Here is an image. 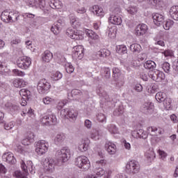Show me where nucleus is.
<instances>
[{"label": "nucleus", "instance_id": "nucleus-1", "mask_svg": "<svg viewBox=\"0 0 178 178\" xmlns=\"http://www.w3.org/2000/svg\"><path fill=\"white\" fill-rule=\"evenodd\" d=\"M75 165L79 169H83V170H88L91 166L90 164V160L86 156H81L75 159Z\"/></svg>", "mask_w": 178, "mask_h": 178}, {"label": "nucleus", "instance_id": "nucleus-2", "mask_svg": "<svg viewBox=\"0 0 178 178\" xmlns=\"http://www.w3.org/2000/svg\"><path fill=\"white\" fill-rule=\"evenodd\" d=\"M56 156L62 162H67L70 159L71 154L70 149L67 147H64L61 149H58L56 152Z\"/></svg>", "mask_w": 178, "mask_h": 178}, {"label": "nucleus", "instance_id": "nucleus-3", "mask_svg": "<svg viewBox=\"0 0 178 178\" xmlns=\"http://www.w3.org/2000/svg\"><path fill=\"white\" fill-rule=\"evenodd\" d=\"M51 88V83L45 79H42L38 82V91L39 94H47Z\"/></svg>", "mask_w": 178, "mask_h": 178}, {"label": "nucleus", "instance_id": "nucleus-4", "mask_svg": "<svg viewBox=\"0 0 178 178\" xmlns=\"http://www.w3.org/2000/svg\"><path fill=\"white\" fill-rule=\"evenodd\" d=\"M66 34L70 37V38H72V40H84V35H83V32L80 31H77V29L73 28H69L66 31Z\"/></svg>", "mask_w": 178, "mask_h": 178}, {"label": "nucleus", "instance_id": "nucleus-5", "mask_svg": "<svg viewBox=\"0 0 178 178\" xmlns=\"http://www.w3.org/2000/svg\"><path fill=\"white\" fill-rule=\"evenodd\" d=\"M35 147V152H37L38 155H44V154L48 152L49 145L45 140H39L36 143Z\"/></svg>", "mask_w": 178, "mask_h": 178}, {"label": "nucleus", "instance_id": "nucleus-6", "mask_svg": "<svg viewBox=\"0 0 178 178\" xmlns=\"http://www.w3.org/2000/svg\"><path fill=\"white\" fill-rule=\"evenodd\" d=\"M126 172L127 173H138L140 172V163L136 160L129 161L126 165Z\"/></svg>", "mask_w": 178, "mask_h": 178}, {"label": "nucleus", "instance_id": "nucleus-7", "mask_svg": "<svg viewBox=\"0 0 178 178\" xmlns=\"http://www.w3.org/2000/svg\"><path fill=\"white\" fill-rule=\"evenodd\" d=\"M119 13H120V10L118 8L113 10L112 14L108 17V22L111 24H115L116 26H120L122 24V17L117 16Z\"/></svg>", "mask_w": 178, "mask_h": 178}, {"label": "nucleus", "instance_id": "nucleus-8", "mask_svg": "<svg viewBox=\"0 0 178 178\" xmlns=\"http://www.w3.org/2000/svg\"><path fill=\"white\" fill-rule=\"evenodd\" d=\"M42 162L44 172H52L55 165H56V161L51 157L43 159Z\"/></svg>", "mask_w": 178, "mask_h": 178}, {"label": "nucleus", "instance_id": "nucleus-9", "mask_svg": "<svg viewBox=\"0 0 178 178\" xmlns=\"http://www.w3.org/2000/svg\"><path fill=\"white\" fill-rule=\"evenodd\" d=\"M30 65H31V58L27 56L19 57L17 60V67L20 69H24V70L29 69Z\"/></svg>", "mask_w": 178, "mask_h": 178}, {"label": "nucleus", "instance_id": "nucleus-10", "mask_svg": "<svg viewBox=\"0 0 178 178\" xmlns=\"http://www.w3.org/2000/svg\"><path fill=\"white\" fill-rule=\"evenodd\" d=\"M60 115L62 118H67V119L69 118L72 120H76L78 113L74 111V109L67 108L61 110Z\"/></svg>", "mask_w": 178, "mask_h": 178}, {"label": "nucleus", "instance_id": "nucleus-11", "mask_svg": "<svg viewBox=\"0 0 178 178\" xmlns=\"http://www.w3.org/2000/svg\"><path fill=\"white\" fill-rule=\"evenodd\" d=\"M41 122L44 126H51L52 124H56L58 120H56V116L54 114H50L48 115H44L41 119Z\"/></svg>", "mask_w": 178, "mask_h": 178}, {"label": "nucleus", "instance_id": "nucleus-12", "mask_svg": "<svg viewBox=\"0 0 178 178\" xmlns=\"http://www.w3.org/2000/svg\"><path fill=\"white\" fill-rule=\"evenodd\" d=\"M21 168L23 170V172L20 170H17L14 172V176L17 178H29L27 177V173H29V165H26L23 161L21 163Z\"/></svg>", "mask_w": 178, "mask_h": 178}, {"label": "nucleus", "instance_id": "nucleus-13", "mask_svg": "<svg viewBox=\"0 0 178 178\" xmlns=\"http://www.w3.org/2000/svg\"><path fill=\"white\" fill-rule=\"evenodd\" d=\"M21 168L23 170V172L20 170H17L14 172V176L17 178H29L27 177V173H29V165H26L23 161L21 163Z\"/></svg>", "mask_w": 178, "mask_h": 178}, {"label": "nucleus", "instance_id": "nucleus-14", "mask_svg": "<svg viewBox=\"0 0 178 178\" xmlns=\"http://www.w3.org/2000/svg\"><path fill=\"white\" fill-rule=\"evenodd\" d=\"M106 164V162L104 159L97 161L96 162V168L95 169V173L97 176H99L101 177L102 176H104V175H105V170L99 166H105Z\"/></svg>", "mask_w": 178, "mask_h": 178}, {"label": "nucleus", "instance_id": "nucleus-15", "mask_svg": "<svg viewBox=\"0 0 178 178\" xmlns=\"http://www.w3.org/2000/svg\"><path fill=\"white\" fill-rule=\"evenodd\" d=\"M154 81H162V80H165V74L158 70H155V71L152 72V74L149 75Z\"/></svg>", "mask_w": 178, "mask_h": 178}, {"label": "nucleus", "instance_id": "nucleus-16", "mask_svg": "<svg viewBox=\"0 0 178 178\" xmlns=\"http://www.w3.org/2000/svg\"><path fill=\"white\" fill-rule=\"evenodd\" d=\"M13 13H10V10H6L1 13V19L4 23H14L15 20L12 19Z\"/></svg>", "mask_w": 178, "mask_h": 178}, {"label": "nucleus", "instance_id": "nucleus-17", "mask_svg": "<svg viewBox=\"0 0 178 178\" xmlns=\"http://www.w3.org/2000/svg\"><path fill=\"white\" fill-rule=\"evenodd\" d=\"M140 111L143 113L148 115V113H152L154 111V104L151 102H146L140 107Z\"/></svg>", "mask_w": 178, "mask_h": 178}, {"label": "nucleus", "instance_id": "nucleus-18", "mask_svg": "<svg viewBox=\"0 0 178 178\" xmlns=\"http://www.w3.org/2000/svg\"><path fill=\"white\" fill-rule=\"evenodd\" d=\"M147 31H148V26L145 24H139L135 29V34L138 37L144 35L147 33Z\"/></svg>", "mask_w": 178, "mask_h": 178}, {"label": "nucleus", "instance_id": "nucleus-19", "mask_svg": "<svg viewBox=\"0 0 178 178\" xmlns=\"http://www.w3.org/2000/svg\"><path fill=\"white\" fill-rule=\"evenodd\" d=\"M65 24V22L62 19H58L56 23H55L54 26H51V31L54 33V34L58 35L60 33L62 30V26Z\"/></svg>", "mask_w": 178, "mask_h": 178}, {"label": "nucleus", "instance_id": "nucleus-20", "mask_svg": "<svg viewBox=\"0 0 178 178\" xmlns=\"http://www.w3.org/2000/svg\"><path fill=\"white\" fill-rule=\"evenodd\" d=\"M105 149L110 155H115L116 154V145L111 141L106 142Z\"/></svg>", "mask_w": 178, "mask_h": 178}, {"label": "nucleus", "instance_id": "nucleus-21", "mask_svg": "<svg viewBox=\"0 0 178 178\" xmlns=\"http://www.w3.org/2000/svg\"><path fill=\"white\" fill-rule=\"evenodd\" d=\"M2 159L11 165H15V163H16V159L15 158V156H13V154L10 152L4 153L2 156Z\"/></svg>", "mask_w": 178, "mask_h": 178}, {"label": "nucleus", "instance_id": "nucleus-22", "mask_svg": "<svg viewBox=\"0 0 178 178\" xmlns=\"http://www.w3.org/2000/svg\"><path fill=\"white\" fill-rule=\"evenodd\" d=\"M37 8H40L43 12V15H48L49 8L47 7L45 0H37Z\"/></svg>", "mask_w": 178, "mask_h": 178}, {"label": "nucleus", "instance_id": "nucleus-23", "mask_svg": "<svg viewBox=\"0 0 178 178\" xmlns=\"http://www.w3.org/2000/svg\"><path fill=\"white\" fill-rule=\"evenodd\" d=\"M65 138H66V136H65L64 134H57L54 138V144L58 147H60V145L63 144V142L65 141Z\"/></svg>", "mask_w": 178, "mask_h": 178}, {"label": "nucleus", "instance_id": "nucleus-24", "mask_svg": "<svg viewBox=\"0 0 178 178\" xmlns=\"http://www.w3.org/2000/svg\"><path fill=\"white\" fill-rule=\"evenodd\" d=\"M152 19L154 20V24H156V26H161V23H162V22H163L164 20V17L163 15L159 14V13H155L152 15Z\"/></svg>", "mask_w": 178, "mask_h": 178}, {"label": "nucleus", "instance_id": "nucleus-25", "mask_svg": "<svg viewBox=\"0 0 178 178\" xmlns=\"http://www.w3.org/2000/svg\"><path fill=\"white\" fill-rule=\"evenodd\" d=\"M19 95L22 97L23 99H27V101H29L31 99V92L28 89H21Z\"/></svg>", "mask_w": 178, "mask_h": 178}, {"label": "nucleus", "instance_id": "nucleus-26", "mask_svg": "<svg viewBox=\"0 0 178 178\" xmlns=\"http://www.w3.org/2000/svg\"><path fill=\"white\" fill-rule=\"evenodd\" d=\"M75 56H77L79 59H81L84 56V47L81 45L75 47Z\"/></svg>", "mask_w": 178, "mask_h": 178}, {"label": "nucleus", "instance_id": "nucleus-27", "mask_svg": "<svg viewBox=\"0 0 178 178\" xmlns=\"http://www.w3.org/2000/svg\"><path fill=\"white\" fill-rule=\"evenodd\" d=\"M49 6L52 9H62L63 8V3L59 0H52L49 3Z\"/></svg>", "mask_w": 178, "mask_h": 178}, {"label": "nucleus", "instance_id": "nucleus-28", "mask_svg": "<svg viewBox=\"0 0 178 178\" xmlns=\"http://www.w3.org/2000/svg\"><path fill=\"white\" fill-rule=\"evenodd\" d=\"M102 137V132L101 130H97L93 129L90 134V138L92 140H95V141H97V140H99Z\"/></svg>", "mask_w": 178, "mask_h": 178}, {"label": "nucleus", "instance_id": "nucleus-29", "mask_svg": "<svg viewBox=\"0 0 178 178\" xmlns=\"http://www.w3.org/2000/svg\"><path fill=\"white\" fill-rule=\"evenodd\" d=\"M92 13L96 16H99V17H104L105 13H104V9L99 6H94Z\"/></svg>", "mask_w": 178, "mask_h": 178}, {"label": "nucleus", "instance_id": "nucleus-30", "mask_svg": "<svg viewBox=\"0 0 178 178\" xmlns=\"http://www.w3.org/2000/svg\"><path fill=\"white\" fill-rule=\"evenodd\" d=\"M13 84L16 88H20L26 86L27 82L24 81V79H15L13 81Z\"/></svg>", "mask_w": 178, "mask_h": 178}, {"label": "nucleus", "instance_id": "nucleus-31", "mask_svg": "<svg viewBox=\"0 0 178 178\" xmlns=\"http://www.w3.org/2000/svg\"><path fill=\"white\" fill-rule=\"evenodd\" d=\"M79 151L81 152H86L88 149V142L86 140H82L78 147Z\"/></svg>", "mask_w": 178, "mask_h": 178}, {"label": "nucleus", "instance_id": "nucleus-32", "mask_svg": "<svg viewBox=\"0 0 178 178\" xmlns=\"http://www.w3.org/2000/svg\"><path fill=\"white\" fill-rule=\"evenodd\" d=\"M170 15L172 19L178 21V6L171 7L170 10Z\"/></svg>", "mask_w": 178, "mask_h": 178}, {"label": "nucleus", "instance_id": "nucleus-33", "mask_svg": "<svg viewBox=\"0 0 178 178\" xmlns=\"http://www.w3.org/2000/svg\"><path fill=\"white\" fill-rule=\"evenodd\" d=\"M143 66L145 69H147V70H151V72H152V70L156 67V64L152 60H147Z\"/></svg>", "mask_w": 178, "mask_h": 178}, {"label": "nucleus", "instance_id": "nucleus-34", "mask_svg": "<svg viewBox=\"0 0 178 178\" xmlns=\"http://www.w3.org/2000/svg\"><path fill=\"white\" fill-rule=\"evenodd\" d=\"M52 58H54V55L49 51H45L42 55V60L47 63L52 60Z\"/></svg>", "mask_w": 178, "mask_h": 178}, {"label": "nucleus", "instance_id": "nucleus-35", "mask_svg": "<svg viewBox=\"0 0 178 178\" xmlns=\"http://www.w3.org/2000/svg\"><path fill=\"white\" fill-rule=\"evenodd\" d=\"M131 52L133 54H140L141 52V45L137 43H134L129 47Z\"/></svg>", "mask_w": 178, "mask_h": 178}, {"label": "nucleus", "instance_id": "nucleus-36", "mask_svg": "<svg viewBox=\"0 0 178 178\" xmlns=\"http://www.w3.org/2000/svg\"><path fill=\"white\" fill-rule=\"evenodd\" d=\"M97 55L100 58H108L111 56V51L106 49H102L97 51Z\"/></svg>", "mask_w": 178, "mask_h": 178}, {"label": "nucleus", "instance_id": "nucleus-37", "mask_svg": "<svg viewBox=\"0 0 178 178\" xmlns=\"http://www.w3.org/2000/svg\"><path fill=\"white\" fill-rule=\"evenodd\" d=\"M10 70L8 69V64L5 62L0 61V74H8Z\"/></svg>", "mask_w": 178, "mask_h": 178}, {"label": "nucleus", "instance_id": "nucleus-38", "mask_svg": "<svg viewBox=\"0 0 178 178\" xmlns=\"http://www.w3.org/2000/svg\"><path fill=\"white\" fill-rule=\"evenodd\" d=\"M136 138H143V140H145L148 137V134L147 132L143 129H139L136 131Z\"/></svg>", "mask_w": 178, "mask_h": 178}, {"label": "nucleus", "instance_id": "nucleus-39", "mask_svg": "<svg viewBox=\"0 0 178 178\" xmlns=\"http://www.w3.org/2000/svg\"><path fill=\"white\" fill-rule=\"evenodd\" d=\"M155 98L158 102H163L166 99V94L163 92H159L156 94Z\"/></svg>", "mask_w": 178, "mask_h": 178}, {"label": "nucleus", "instance_id": "nucleus-40", "mask_svg": "<svg viewBox=\"0 0 178 178\" xmlns=\"http://www.w3.org/2000/svg\"><path fill=\"white\" fill-rule=\"evenodd\" d=\"M116 52L120 54H127V47L124 44L118 45L116 47Z\"/></svg>", "mask_w": 178, "mask_h": 178}, {"label": "nucleus", "instance_id": "nucleus-41", "mask_svg": "<svg viewBox=\"0 0 178 178\" xmlns=\"http://www.w3.org/2000/svg\"><path fill=\"white\" fill-rule=\"evenodd\" d=\"M145 156L148 161H154L155 159V152H154V149H150L147 152Z\"/></svg>", "mask_w": 178, "mask_h": 178}, {"label": "nucleus", "instance_id": "nucleus-42", "mask_svg": "<svg viewBox=\"0 0 178 178\" xmlns=\"http://www.w3.org/2000/svg\"><path fill=\"white\" fill-rule=\"evenodd\" d=\"M126 10H127V13H129V15H134L137 14V12H138V8H137V6H131L128 7L126 9Z\"/></svg>", "mask_w": 178, "mask_h": 178}, {"label": "nucleus", "instance_id": "nucleus-43", "mask_svg": "<svg viewBox=\"0 0 178 178\" xmlns=\"http://www.w3.org/2000/svg\"><path fill=\"white\" fill-rule=\"evenodd\" d=\"M138 2H147L148 5H152V6H156L161 3V0H138Z\"/></svg>", "mask_w": 178, "mask_h": 178}, {"label": "nucleus", "instance_id": "nucleus-44", "mask_svg": "<svg viewBox=\"0 0 178 178\" xmlns=\"http://www.w3.org/2000/svg\"><path fill=\"white\" fill-rule=\"evenodd\" d=\"M76 95H83V92L79 89H74L68 94V99H72L70 97H76Z\"/></svg>", "mask_w": 178, "mask_h": 178}, {"label": "nucleus", "instance_id": "nucleus-45", "mask_svg": "<svg viewBox=\"0 0 178 178\" xmlns=\"http://www.w3.org/2000/svg\"><path fill=\"white\" fill-rule=\"evenodd\" d=\"M127 59L130 62L129 63V66H131V67H137V66H138V64L137 63V61L132 60L133 59V54H129L127 56Z\"/></svg>", "mask_w": 178, "mask_h": 178}, {"label": "nucleus", "instance_id": "nucleus-46", "mask_svg": "<svg viewBox=\"0 0 178 178\" xmlns=\"http://www.w3.org/2000/svg\"><path fill=\"white\" fill-rule=\"evenodd\" d=\"M97 120L99 122V123H106V116L104 115V113H99L96 115Z\"/></svg>", "mask_w": 178, "mask_h": 178}, {"label": "nucleus", "instance_id": "nucleus-47", "mask_svg": "<svg viewBox=\"0 0 178 178\" xmlns=\"http://www.w3.org/2000/svg\"><path fill=\"white\" fill-rule=\"evenodd\" d=\"M161 67L165 73H170V64L168 62H164L161 64Z\"/></svg>", "mask_w": 178, "mask_h": 178}, {"label": "nucleus", "instance_id": "nucleus-48", "mask_svg": "<svg viewBox=\"0 0 178 178\" xmlns=\"http://www.w3.org/2000/svg\"><path fill=\"white\" fill-rule=\"evenodd\" d=\"M70 23L73 27L77 29V27H80V22H79V19L76 17H72L70 19Z\"/></svg>", "mask_w": 178, "mask_h": 178}, {"label": "nucleus", "instance_id": "nucleus-49", "mask_svg": "<svg viewBox=\"0 0 178 178\" xmlns=\"http://www.w3.org/2000/svg\"><path fill=\"white\" fill-rule=\"evenodd\" d=\"M63 76V75L60 72H56L52 74L51 79L52 80H54V81H58V80L62 79Z\"/></svg>", "mask_w": 178, "mask_h": 178}, {"label": "nucleus", "instance_id": "nucleus-50", "mask_svg": "<svg viewBox=\"0 0 178 178\" xmlns=\"http://www.w3.org/2000/svg\"><path fill=\"white\" fill-rule=\"evenodd\" d=\"M163 102L165 108L170 109V107L172 106V99L170 98L165 97Z\"/></svg>", "mask_w": 178, "mask_h": 178}, {"label": "nucleus", "instance_id": "nucleus-51", "mask_svg": "<svg viewBox=\"0 0 178 178\" xmlns=\"http://www.w3.org/2000/svg\"><path fill=\"white\" fill-rule=\"evenodd\" d=\"M27 165L30 173H31V175H34V173H35V167L33 165V161H27Z\"/></svg>", "mask_w": 178, "mask_h": 178}, {"label": "nucleus", "instance_id": "nucleus-52", "mask_svg": "<svg viewBox=\"0 0 178 178\" xmlns=\"http://www.w3.org/2000/svg\"><path fill=\"white\" fill-rule=\"evenodd\" d=\"M88 35L89 38H90L91 40H98V38H99V36L92 31H89L88 32Z\"/></svg>", "mask_w": 178, "mask_h": 178}, {"label": "nucleus", "instance_id": "nucleus-53", "mask_svg": "<svg viewBox=\"0 0 178 178\" xmlns=\"http://www.w3.org/2000/svg\"><path fill=\"white\" fill-rule=\"evenodd\" d=\"M124 86V77H120L118 79L116 82L117 88H120Z\"/></svg>", "mask_w": 178, "mask_h": 178}, {"label": "nucleus", "instance_id": "nucleus-54", "mask_svg": "<svg viewBox=\"0 0 178 178\" xmlns=\"http://www.w3.org/2000/svg\"><path fill=\"white\" fill-rule=\"evenodd\" d=\"M122 113H123V106H118V108L113 111L115 116H120Z\"/></svg>", "mask_w": 178, "mask_h": 178}, {"label": "nucleus", "instance_id": "nucleus-55", "mask_svg": "<svg viewBox=\"0 0 178 178\" xmlns=\"http://www.w3.org/2000/svg\"><path fill=\"white\" fill-rule=\"evenodd\" d=\"M120 74V70H119V68L114 67L113 69V77H114L115 79H118V77H119Z\"/></svg>", "mask_w": 178, "mask_h": 178}, {"label": "nucleus", "instance_id": "nucleus-56", "mask_svg": "<svg viewBox=\"0 0 178 178\" xmlns=\"http://www.w3.org/2000/svg\"><path fill=\"white\" fill-rule=\"evenodd\" d=\"M65 70H66L67 73H69L70 74L73 73V72H74V67H73V65L72 64L67 63L66 65Z\"/></svg>", "mask_w": 178, "mask_h": 178}, {"label": "nucleus", "instance_id": "nucleus-57", "mask_svg": "<svg viewBox=\"0 0 178 178\" xmlns=\"http://www.w3.org/2000/svg\"><path fill=\"white\" fill-rule=\"evenodd\" d=\"M105 79H111V69L109 67L103 68Z\"/></svg>", "mask_w": 178, "mask_h": 178}, {"label": "nucleus", "instance_id": "nucleus-58", "mask_svg": "<svg viewBox=\"0 0 178 178\" xmlns=\"http://www.w3.org/2000/svg\"><path fill=\"white\" fill-rule=\"evenodd\" d=\"M37 1L38 0H27L26 5L29 6V8H37Z\"/></svg>", "mask_w": 178, "mask_h": 178}, {"label": "nucleus", "instance_id": "nucleus-59", "mask_svg": "<svg viewBox=\"0 0 178 178\" xmlns=\"http://www.w3.org/2000/svg\"><path fill=\"white\" fill-rule=\"evenodd\" d=\"M15 127V122L12 121L8 123L4 124V129L6 130H10Z\"/></svg>", "mask_w": 178, "mask_h": 178}, {"label": "nucleus", "instance_id": "nucleus-60", "mask_svg": "<svg viewBox=\"0 0 178 178\" xmlns=\"http://www.w3.org/2000/svg\"><path fill=\"white\" fill-rule=\"evenodd\" d=\"M108 131L111 133V134H116V133H118V128L115 125L111 124L108 126Z\"/></svg>", "mask_w": 178, "mask_h": 178}, {"label": "nucleus", "instance_id": "nucleus-61", "mask_svg": "<svg viewBox=\"0 0 178 178\" xmlns=\"http://www.w3.org/2000/svg\"><path fill=\"white\" fill-rule=\"evenodd\" d=\"M10 13H13V15L11 16V20H14V22H17L19 20V13L15 11H10Z\"/></svg>", "mask_w": 178, "mask_h": 178}, {"label": "nucleus", "instance_id": "nucleus-62", "mask_svg": "<svg viewBox=\"0 0 178 178\" xmlns=\"http://www.w3.org/2000/svg\"><path fill=\"white\" fill-rule=\"evenodd\" d=\"M173 23L174 22L172 20H168L167 22H165L163 25L165 30H169L172 27Z\"/></svg>", "mask_w": 178, "mask_h": 178}, {"label": "nucleus", "instance_id": "nucleus-63", "mask_svg": "<svg viewBox=\"0 0 178 178\" xmlns=\"http://www.w3.org/2000/svg\"><path fill=\"white\" fill-rule=\"evenodd\" d=\"M13 73L15 75V76H19L21 77H24V76H26V74L24 72H22L17 69H15L13 70Z\"/></svg>", "mask_w": 178, "mask_h": 178}, {"label": "nucleus", "instance_id": "nucleus-64", "mask_svg": "<svg viewBox=\"0 0 178 178\" xmlns=\"http://www.w3.org/2000/svg\"><path fill=\"white\" fill-rule=\"evenodd\" d=\"M66 104H67V100H62V101H60V102L58 103L57 109H58L59 111H60V109H62V108H63V106H65V105H66Z\"/></svg>", "mask_w": 178, "mask_h": 178}]
</instances>
